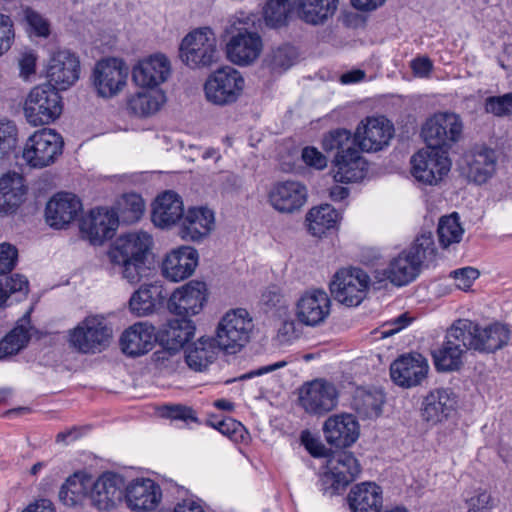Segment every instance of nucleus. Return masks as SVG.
<instances>
[{"label": "nucleus", "instance_id": "5", "mask_svg": "<svg viewBox=\"0 0 512 512\" xmlns=\"http://www.w3.org/2000/svg\"><path fill=\"white\" fill-rule=\"evenodd\" d=\"M62 98L52 85L34 87L24 104L27 121L34 125H44L57 119L62 113Z\"/></svg>", "mask_w": 512, "mask_h": 512}, {"label": "nucleus", "instance_id": "19", "mask_svg": "<svg viewBox=\"0 0 512 512\" xmlns=\"http://www.w3.org/2000/svg\"><path fill=\"white\" fill-rule=\"evenodd\" d=\"M80 75V61L69 50H59L50 59L47 69L49 84L57 91L67 90L76 83Z\"/></svg>", "mask_w": 512, "mask_h": 512}, {"label": "nucleus", "instance_id": "12", "mask_svg": "<svg viewBox=\"0 0 512 512\" xmlns=\"http://www.w3.org/2000/svg\"><path fill=\"white\" fill-rule=\"evenodd\" d=\"M128 68L117 58L99 61L93 71V84L99 96L110 98L117 95L126 85Z\"/></svg>", "mask_w": 512, "mask_h": 512}, {"label": "nucleus", "instance_id": "27", "mask_svg": "<svg viewBox=\"0 0 512 512\" xmlns=\"http://www.w3.org/2000/svg\"><path fill=\"white\" fill-rule=\"evenodd\" d=\"M326 441L337 448L351 446L359 437V425L351 414L329 417L323 427Z\"/></svg>", "mask_w": 512, "mask_h": 512}, {"label": "nucleus", "instance_id": "3", "mask_svg": "<svg viewBox=\"0 0 512 512\" xmlns=\"http://www.w3.org/2000/svg\"><path fill=\"white\" fill-rule=\"evenodd\" d=\"M152 245L151 236L143 231L128 233L119 237L109 252L112 263H125V275L130 279H136L137 273L130 272L131 264H134L137 271L143 268L147 255Z\"/></svg>", "mask_w": 512, "mask_h": 512}, {"label": "nucleus", "instance_id": "4", "mask_svg": "<svg viewBox=\"0 0 512 512\" xmlns=\"http://www.w3.org/2000/svg\"><path fill=\"white\" fill-rule=\"evenodd\" d=\"M62 136L49 128L34 132L22 150V160L31 168H43L55 162L62 154Z\"/></svg>", "mask_w": 512, "mask_h": 512}, {"label": "nucleus", "instance_id": "41", "mask_svg": "<svg viewBox=\"0 0 512 512\" xmlns=\"http://www.w3.org/2000/svg\"><path fill=\"white\" fill-rule=\"evenodd\" d=\"M163 298L161 286L144 284L132 294L129 307L133 314L146 316L154 312L156 305Z\"/></svg>", "mask_w": 512, "mask_h": 512}, {"label": "nucleus", "instance_id": "30", "mask_svg": "<svg viewBox=\"0 0 512 512\" xmlns=\"http://www.w3.org/2000/svg\"><path fill=\"white\" fill-rule=\"evenodd\" d=\"M155 329L146 322H138L127 328L120 337V346L124 354L137 357L152 350Z\"/></svg>", "mask_w": 512, "mask_h": 512}, {"label": "nucleus", "instance_id": "43", "mask_svg": "<svg viewBox=\"0 0 512 512\" xmlns=\"http://www.w3.org/2000/svg\"><path fill=\"white\" fill-rule=\"evenodd\" d=\"M510 338L509 328L501 323H492L485 327L478 325L477 351L494 352L507 344Z\"/></svg>", "mask_w": 512, "mask_h": 512}, {"label": "nucleus", "instance_id": "57", "mask_svg": "<svg viewBox=\"0 0 512 512\" xmlns=\"http://www.w3.org/2000/svg\"><path fill=\"white\" fill-rule=\"evenodd\" d=\"M296 51L293 46L285 44L274 49L270 55L269 64L273 70L290 68L295 59Z\"/></svg>", "mask_w": 512, "mask_h": 512}, {"label": "nucleus", "instance_id": "59", "mask_svg": "<svg viewBox=\"0 0 512 512\" xmlns=\"http://www.w3.org/2000/svg\"><path fill=\"white\" fill-rule=\"evenodd\" d=\"M468 512H488L493 507V499L487 491H477L466 500Z\"/></svg>", "mask_w": 512, "mask_h": 512}, {"label": "nucleus", "instance_id": "45", "mask_svg": "<svg viewBox=\"0 0 512 512\" xmlns=\"http://www.w3.org/2000/svg\"><path fill=\"white\" fill-rule=\"evenodd\" d=\"M338 219V212L330 204L314 207L306 215L308 231L313 236L321 237L336 226Z\"/></svg>", "mask_w": 512, "mask_h": 512}, {"label": "nucleus", "instance_id": "8", "mask_svg": "<svg viewBox=\"0 0 512 512\" xmlns=\"http://www.w3.org/2000/svg\"><path fill=\"white\" fill-rule=\"evenodd\" d=\"M244 78L232 67H223L212 73L204 85L206 98L216 105H228L237 101L244 88Z\"/></svg>", "mask_w": 512, "mask_h": 512}, {"label": "nucleus", "instance_id": "48", "mask_svg": "<svg viewBox=\"0 0 512 512\" xmlns=\"http://www.w3.org/2000/svg\"><path fill=\"white\" fill-rule=\"evenodd\" d=\"M463 348L445 340L440 348L433 351V360L438 371H456L462 366Z\"/></svg>", "mask_w": 512, "mask_h": 512}, {"label": "nucleus", "instance_id": "52", "mask_svg": "<svg viewBox=\"0 0 512 512\" xmlns=\"http://www.w3.org/2000/svg\"><path fill=\"white\" fill-rule=\"evenodd\" d=\"M29 340V329L23 324L17 325L0 341V360L17 354L27 345Z\"/></svg>", "mask_w": 512, "mask_h": 512}, {"label": "nucleus", "instance_id": "60", "mask_svg": "<svg viewBox=\"0 0 512 512\" xmlns=\"http://www.w3.org/2000/svg\"><path fill=\"white\" fill-rule=\"evenodd\" d=\"M5 292V301L12 294L19 293L21 296H26L28 293L29 283L26 277L20 274H14L5 279L2 284Z\"/></svg>", "mask_w": 512, "mask_h": 512}, {"label": "nucleus", "instance_id": "58", "mask_svg": "<svg viewBox=\"0 0 512 512\" xmlns=\"http://www.w3.org/2000/svg\"><path fill=\"white\" fill-rule=\"evenodd\" d=\"M13 22L8 15L0 14V56L6 53L14 41Z\"/></svg>", "mask_w": 512, "mask_h": 512}, {"label": "nucleus", "instance_id": "39", "mask_svg": "<svg viewBox=\"0 0 512 512\" xmlns=\"http://www.w3.org/2000/svg\"><path fill=\"white\" fill-rule=\"evenodd\" d=\"M322 147L327 153H333L334 159L339 156H352L360 152L356 133L344 128H337L327 133L322 140Z\"/></svg>", "mask_w": 512, "mask_h": 512}, {"label": "nucleus", "instance_id": "28", "mask_svg": "<svg viewBox=\"0 0 512 512\" xmlns=\"http://www.w3.org/2000/svg\"><path fill=\"white\" fill-rule=\"evenodd\" d=\"M198 252L190 246H181L171 251L163 261V275L173 281L179 282L190 277L198 265Z\"/></svg>", "mask_w": 512, "mask_h": 512}, {"label": "nucleus", "instance_id": "20", "mask_svg": "<svg viewBox=\"0 0 512 512\" xmlns=\"http://www.w3.org/2000/svg\"><path fill=\"white\" fill-rule=\"evenodd\" d=\"M125 481L116 473H103L96 481L92 480L89 498L98 510H109L124 498Z\"/></svg>", "mask_w": 512, "mask_h": 512}, {"label": "nucleus", "instance_id": "25", "mask_svg": "<svg viewBox=\"0 0 512 512\" xmlns=\"http://www.w3.org/2000/svg\"><path fill=\"white\" fill-rule=\"evenodd\" d=\"M171 72L169 59L164 54H154L140 60L132 70L136 85L153 89L164 83Z\"/></svg>", "mask_w": 512, "mask_h": 512}, {"label": "nucleus", "instance_id": "53", "mask_svg": "<svg viewBox=\"0 0 512 512\" xmlns=\"http://www.w3.org/2000/svg\"><path fill=\"white\" fill-rule=\"evenodd\" d=\"M292 0H267L264 6V17L266 22L277 27L285 23L290 11Z\"/></svg>", "mask_w": 512, "mask_h": 512}, {"label": "nucleus", "instance_id": "31", "mask_svg": "<svg viewBox=\"0 0 512 512\" xmlns=\"http://www.w3.org/2000/svg\"><path fill=\"white\" fill-rule=\"evenodd\" d=\"M464 161L468 178L477 184L486 183L496 171L497 156L491 148L475 147L465 154Z\"/></svg>", "mask_w": 512, "mask_h": 512}, {"label": "nucleus", "instance_id": "18", "mask_svg": "<svg viewBox=\"0 0 512 512\" xmlns=\"http://www.w3.org/2000/svg\"><path fill=\"white\" fill-rule=\"evenodd\" d=\"M307 187L299 181L275 183L268 193L270 205L283 214L298 212L307 202Z\"/></svg>", "mask_w": 512, "mask_h": 512}, {"label": "nucleus", "instance_id": "33", "mask_svg": "<svg viewBox=\"0 0 512 512\" xmlns=\"http://www.w3.org/2000/svg\"><path fill=\"white\" fill-rule=\"evenodd\" d=\"M348 503L352 512H380L382 489L373 482L357 484L348 494Z\"/></svg>", "mask_w": 512, "mask_h": 512}, {"label": "nucleus", "instance_id": "32", "mask_svg": "<svg viewBox=\"0 0 512 512\" xmlns=\"http://www.w3.org/2000/svg\"><path fill=\"white\" fill-rule=\"evenodd\" d=\"M183 214L181 197L173 191H166L155 199L151 219L155 226L168 228L180 221Z\"/></svg>", "mask_w": 512, "mask_h": 512}, {"label": "nucleus", "instance_id": "29", "mask_svg": "<svg viewBox=\"0 0 512 512\" xmlns=\"http://www.w3.org/2000/svg\"><path fill=\"white\" fill-rule=\"evenodd\" d=\"M262 50V39L256 32H238L227 43V56L238 65H248L255 61Z\"/></svg>", "mask_w": 512, "mask_h": 512}, {"label": "nucleus", "instance_id": "2", "mask_svg": "<svg viewBox=\"0 0 512 512\" xmlns=\"http://www.w3.org/2000/svg\"><path fill=\"white\" fill-rule=\"evenodd\" d=\"M253 327L252 318L245 309L228 311L216 329L218 347L228 353H237L249 342Z\"/></svg>", "mask_w": 512, "mask_h": 512}, {"label": "nucleus", "instance_id": "55", "mask_svg": "<svg viewBox=\"0 0 512 512\" xmlns=\"http://www.w3.org/2000/svg\"><path fill=\"white\" fill-rule=\"evenodd\" d=\"M484 108L487 113L496 117L512 115V92L500 96H489L485 99Z\"/></svg>", "mask_w": 512, "mask_h": 512}, {"label": "nucleus", "instance_id": "22", "mask_svg": "<svg viewBox=\"0 0 512 512\" xmlns=\"http://www.w3.org/2000/svg\"><path fill=\"white\" fill-rule=\"evenodd\" d=\"M82 210V203L76 195L60 192L47 202L46 222L53 228L62 229L76 220Z\"/></svg>", "mask_w": 512, "mask_h": 512}, {"label": "nucleus", "instance_id": "47", "mask_svg": "<svg viewBox=\"0 0 512 512\" xmlns=\"http://www.w3.org/2000/svg\"><path fill=\"white\" fill-rule=\"evenodd\" d=\"M166 96L160 90L139 92L128 101V108L137 116L147 117L155 114L165 103Z\"/></svg>", "mask_w": 512, "mask_h": 512}, {"label": "nucleus", "instance_id": "21", "mask_svg": "<svg viewBox=\"0 0 512 512\" xmlns=\"http://www.w3.org/2000/svg\"><path fill=\"white\" fill-rule=\"evenodd\" d=\"M428 370L427 360L421 354H404L392 362L390 375L398 386L410 388L421 384Z\"/></svg>", "mask_w": 512, "mask_h": 512}, {"label": "nucleus", "instance_id": "56", "mask_svg": "<svg viewBox=\"0 0 512 512\" xmlns=\"http://www.w3.org/2000/svg\"><path fill=\"white\" fill-rule=\"evenodd\" d=\"M24 18L28 26V32L30 35L37 37H48L50 34V23L37 11L26 8L24 10Z\"/></svg>", "mask_w": 512, "mask_h": 512}, {"label": "nucleus", "instance_id": "61", "mask_svg": "<svg viewBox=\"0 0 512 512\" xmlns=\"http://www.w3.org/2000/svg\"><path fill=\"white\" fill-rule=\"evenodd\" d=\"M18 258L16 247L8 243L0 244V275L12 271Z\"/></svg>", "mask_w": 512, "mask_h": 512}, {"label": "nucleus", "instance_id": "14", "mask_svg": "<svg viewBox=\"0 0 512 512\" xmlns=\"http://www.w3.org/2000/svg\"><path fill=\"white\" fill-rule=\"evenodd\" d=\"M457 405L456 395L449 388H435L421 399L419 408L423 422L430 426L447 421Z\"/></svg>", "mask_w": 512, "mask_h": 512}, {"label": "nucleus", "instance_id": "50", "mask_svg": "<svg viewBox=\"0 0 512 512\" xmlns=\"http://www.w3.org/2000/svg\"><path fill=\"white\" fill-rule=\"evenodd\" d=\"M437 234L439 244L443 249L460 243L464 234V228L460 223V218L457 212H453L447 216H442L439 219Z\"/></svg>", "mask_w": 512, "mask_h": 512}, {"label": "nucleus", "instance_id": "6", "mask_svg": "<svg viewBox=\"0 0 512 512\" xmlns=\"http://www.w3.org/2000/svg\"><path fill=\"white\" fill-rule=\"evenodd\" d=\"M327 470L320 475V490L337 494L353 482L361 472V465L351 452L341 451L327 461Z\"/></svg>", "mask_w": 512, "mask_h": 512}, {"label": "nucleus", "instance_id": "46", "mask_svg": "<svg viewBox=\"0 0 512 512\" xmlns=\"http://www.w3.org/2000/svg\"><path fill=\"white\" fill-rule=\"evenodd\" d=\"M478 324L468 319H459L447 330L446 340L453 342L456 346L477 351Z\"/></svg>", "mask_w": 512, "mask_h": 512}, {"label": "nucleus", "instance_id": "54", "mask_svg": "<svg viewBox=\"0 0 512 512\" xmlns=\"http://www.w3.org/2000/svg\"><path fill=\"white\" fill-rule=\"evenodd\" d=\"M18 129L11 120H0V159L9 154L16 146Z\"/></svg>", "mask_w": 512, "mask_h": 512}, {"label": "nucleus", "instance_id": "51", "mask_svg": "<svg viewBox=\"0 0 512 512\" xmlns=\"http://www.w3.org/2000/svg\"><path fill=\"white\" fill-rule=\"evenodd\" d=\"M144 201L136 193L124 194L117 202V216L119 222L126 224L137 222L144 213Z\"/></svg>", "mask_w": 512, "mask_h": 512}, {"label": "nucleus", "instance_id": "10", "mask_svg": "<svg viewBox=\"0 0 512 512\" xmlns=\"http://www.w3.org/2000/svg\"><path fill=\"white\" fill-rule=\"evenodd\" d=\"M462 121L455 113H437L429 118L422 128L426 145L449 151L462 134Z\"/></svg>", "mask_w": 512, "mask_h": 512}, {"label": "nucleus", "instance_id": "16", "mask_svg": "<svg viewBox=\"0 0 512 512\" xmlns=\"http://www.w3.org/2000/svg\"><path fill=\"white\" fill-rule=\"evenodd\" d=\"M118 225L119 219L116 211L97 207L80 220L79 228L92 244H102L114 236Z\"/></svg>", "mask_w": 512, "mask_h": 512}, {"label": "nucleus", "instance_id": "40", "mask_svg": "<svg viewBox=\"0 0 512 512\" xmlns=\"http://www.w3.org/2000/svg\"><path fill=\"white\" fill-rule=\"evenodd\" d=\"M92 477L76 472L61 486L59 499L64 505L75 506L90 494Z\"/></svg>", "mask_w": 512, "mask_h": 512}, {"label": "nucleus", "instance_id": "35", "mask_svg": "<svg viewBox=\"0 0 512 512\" xmlns=\"http://www.w3.org/2000/svg\"><path fill=\"white\" fill-rule=\"evenodd\" d=\"M421 270L419 263L404 250L389 262L384 276L396 286H405L414 281Z\"/></svg>", "mask_w": 512, "mask_h": 512}, {"label": "nucleus", "instance_id": "24", "mask_svg": "<svg viewBox=\"0 0 512 512\" xmlns=\"http://www.w3.org/2000/svg\"><path fill=\"white\" fill-rule=\"evenodd\" d=\"M214 212L207 207H192L180 219L179 236L184 241L200 242L214 229Z\"/></svg>", "mask_w": 512, "mask_h": 512}, {"label": "nucleus", "instance_id": "37", "mask_svg": "<svg viewBox=\"0 0 512 512\" xmlns=\"http://www.w3.org/2000/svg\"><path fill=\"white\" fill-rule=\"evenodd\" d=\"M195 324L186 316L168 320L162 330L161 340L168 351H179L194 336Z\"/></svg>", "mask_w": 512, "mask_h": 512}, {"label": "nucleus", "instance_id": "64", "mask_svg": "<svg viewBox=\"0 0 512 512\" xmlns=\"http://www.w3.org/2000/svg\"><path fill=\"white\" fill-rule=\"evenodd\" d=\"M412 318L407 313H403L391 322L385 323L381 328V337L387 338L399 332L411 323Z\"/></svg>", "mask_w": 512, "mask_h": 512}, {"label": "nucleus", "instance_id": "26", "mask_svg": "<svg viewBox=\"0 0 512 512\" xmlns=\"http://www.w3.org/2000/svg\"><path fill=\"white\" fill-rule=\"evenodd\" d=\"M162 497L160 486L151 479H136L124 489L127 506L134 511L154 510Z\"/></svg>", "mask_w": 512, "mask_h": 512}, {"label": "nucleus", "instance_id": "44", "mask_svg": "<svg viewBox=\"0 0 512 512\" xmlns=\"http://www.w3.org/2000/svg\"><path fill=\"white\" fill-rule=\"evenodd\" d=\"M383 403L382 392L358 388L354 393L352 406L362 419H373L380 416Z\"/></svg>", "mask_w": 512, "mask_h": 512}, {"label": "nucleus", "instance_id": "13", "mask_svg": "<svg viewBox=\"0 0 512 512\" xmlns=\"http://www.w3.org/2000/svg\"><path fill=\"white\" fill-rule=\"evenodd\" d=\"M299 402L306 412L323 415L336 407L338 392L334 384L316 379L300 389Z\"/></svg>", "mask_w": 512, "mask_h": 512}, {"label": "nucleus", "instance_id": "36", "mask_svg": "<svg viewBox=\"0 0 512 512\" xmlns=\"http://www.w3.org/2000/svg\"><path fill=\"white\" fill-rule=\"evenodd\" d=\"M339 0H296V13L300 20L310 25H322L332 18Z\"/></svg>", "mask_w": 512, "mask_h": 512}, {"label": "nucleus", "instance_id": "23", "mask_svg": "<svg viewBox=\"0 0 512 512\" xmlns=\"http://www.w3.org/2000/svg\"><path fill=\"white\" fill-rule=\"evenodd\" d=\"M330 306V298L324 290H309L297 301V320L306 326H317L329 316Z\"/></svg>", "mask_w": 512, "mask_h": 512}, {"label": "nucleus", "instance_id": "15", "mask_svg": "<svg viewBox=\"0 0 512 512\" xmlns=\"http://www.w3.org/2000/svg\"><path fill=\"white\" fill-rule=\"evenodd\" d=\"M206 300V284L190 281L172 293L168 300V309L176 316L191 317L203 309Z\"/></svg>", "mask_w": 512, "mask_h": 512}, {"label": "nucleus", "instance_id": "63", "mask_svg": "<svg viewBox=\"0 0 512 512\" xmlns=\"http://www.w3.org/2000/svg\"><path fill=\"white\" fill-rule=\"evenodd\" d=\"M456 285L461 290L469 289L473 282L479 277V271L473 267H464L451 272Z\"/></svg>", "mask_w": 512, "mask_h": 512}, {"label": "nucleus", "instance_id": "42", "mask_svg": "<svg viewBox=\"0 0 512 512\" xmlns=\"http://www.w3.org/2000/svg\"><path fill=\"white\" fill-rule=\"evenodd\" d=\"M217 355V346L212 338L201 337L185 351L187 365L195 371H203Z\"/></svg>", "mask_w": 512, "mask_h": 512}, {"label": "nucleus", "instance_id": "38", "mask_svg": "<svg viewBox=\"0 0 512 512\" xmlns=\"http://www.w3.org/2000/svg\"><path fill=\"white\" fill-rule=\"evenodd\" d=\"M368 170V163L361 152L352 156L333 159V173L336 182L353 183L362 180Z\"/></svg>", "mask_w": 512, "mask_h": 512}, {"label": "nucleus", "instance_id": "62", "mask_svg": "<svg viewBox=\"0 0 512 512\" xmlns=\"http://www.w3.org/2000/svg\"><path fill=\"white\" fill-rule=\"evenodd\" d=\"M301 158L303 162L317 170H323L327 166V158L316 147L307 146L302 149Z\"/></svg>", "mask_w": 512, "mask_h": 512}, {"label": "nucleus", "instance_id": "1", "mask_svg": "<svg viewBox=\"0 0 512 512\" xmlns=\"http://www.w3.org/2000/svg\"><path fill=\"white\" fill-rule=\"evenodd\" d=\"M180 57L191 68L208 67L219 59L217 39L209 27H200L188 33L180 45Z\"/></svg>", "mask_w": 512, "mask_h": 512}, {"label": "nucleus", "instance_id": "34", "mask_svg": "<svg viewBox=\"0 0 512 512\" xmlns=\"http://www.w3.org/2000/svg\"><path fill=\"white\" fill-rule=\"evenodd\" d=\"M26 194L24 179L17 173H8L0 178V216L17 210Z\"/></svg>", "mask_w": 512, "mask_h": 512}, {"label": "nucleus", "instance_id": "9", "mask_svg": "<svg viewBox=\"0 0 512 512\" xmlns=\"http://www.w3.org/2000/svg\"><path fill=\"white\" fill-rule=\"evenodd\" d=\"M112 336V329L103 318H85L69 334L70 344L82 353H96L105 349Z\"/></svg>", "mask_w": 512, "mask_h": 512}, {"label": "nucleus", "instance_id": "49", "mask_svg": "<svg viewBox=\"0 0 512 512\" xmlns=\"http://www.w3.org/2000/svg\"><path fill=\"white\" fill-rule=\"evenodd\" d=\"M405 251L409 255H412L421 268L429 267L435 262L437 257V248L435 246L433 234L431 232H423L419 234L411 247Z\"/></svg>", "mask_w": 512, "mask_h": 512}, {"label": "nucleus", "instance_id": "7", "mask_svg": "<svg viewBox=\"0 0 512 512\" xmlns=\"http://www.w3.org/2000/svg\"><path fill=\"white\" fill-rule=\"evenodd\" d=\"M450 168L451 161L447 151L439 147L426 145L411 157V174L425 185H437Z\"/></svg>", "mask_w": 512, "mask_h": 512}, {"label": "nucleus", "instance_id": "17", "mask_svg": "<svg viewBox=\"0 0 512 512\" xmlns=\"http://www.w3.org/2000/svg\"><path fill=\"white\" fill-rule=\"evenodd\" d=\"M393 133V125L385 117H368L356 128L358 148L366 152L379 151L389 144Z\"/></svg>", "mask_w": 512, "mask_h": 512}, {"label": "nucleus", "instance_id": "11", "mask_svg": "<svg viewBox=\"0 0 512 512\" xmlns=\"http://www.w3.org/2000/svg\"><path fill=\"white\" fill-rule=\"evenodd\" d=\"M369 280V276L362 269H341L334 275L330 291L340 303L357 306L366 296Z\"/></svg>", "mask_w": 512, "mask_h": 512}]
</instances>
